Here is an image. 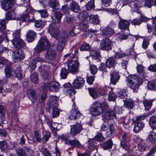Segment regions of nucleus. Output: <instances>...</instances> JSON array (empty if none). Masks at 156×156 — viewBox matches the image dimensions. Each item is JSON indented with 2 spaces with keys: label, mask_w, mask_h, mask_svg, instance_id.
<instances>
[{
  "label": "nucleus",
  "mask_w": 156,
  "mask_h": 156,
  "mask_svg": "<svg viewBox=\"0 0 156 156\" xmlns=\"http://www.w3.org/2000/svg\"><path fill=\"white\" fill-rule=\"evenodd\" d=\"M67 74L68 72L66 68H62L60 73L61 77L63 79H65L66 77Z\"/></svg>",
  "instance_id": "603ef678"
},
{
  "label": "nucleus",
  "mask_w": 156,
  "mask_h": 156,
  "mask_svg": "<svg viewBox=\"0 0 156 156\" xmlns=\"http://www.w3.org/2000/svg\"><path fill=\"white\" fill-rule=\"evenodd\" d=\"M149 139L152 143H154L156 140V133L153 130L150 132Z\"/></svg>",
  "instance_id": "72a5a7b5"
},
{
  "label": "nucleus",
  "mask_w": 156,
  "mask_h": 156,
  "mask_svg": "<svg viewBox=\"0 0 156 156\" xmlns=\"http://www.w3.org/2000/svg\"><path fill=\"white\" fill-rule=\"evenodd\" d=\"M68 69L71 73L76 72L78 71V67L79 62L76 61H69L67 62Z\"/></svg>",
  "instance_id": "1a4fd4ad"
},
{
  "label": "nucleus",
  "mask_w": 156,
  "mask_h": 156,
  "mask_svg": "<svg viewBox=\"0 0 156 156\" xmlns=\"http://www.w3.org/2000/svg\"><path fill=\"white\" fill-rule=\"evenodd\" d=\"M144 126V124L141 121H135L134 126V131L136 132L140 131Z\"/></svg>",
  "instance_id": "b1692460"
},
{
  "label": "nucleus",
  "mask_w": 156,
  "mask_h": 156,
  "mask_svg": "<svg viewBox=\"0 0 156 156\" xmlns=\"http://www.w3.org/2000/svg\"><path fill=\"white\" fill-rule=\"evenodd\" d=\"M75 104L73 102V108L70 112L69 118L71 120H75L78 118L81 115L79 110L75 107Z\"/></svg>",
  "instance_id": "9d476101"
},
{
  "label": "nucleus",
  "mask_w": 156,
  "mask_h": 156,
  "mask_svg": "<svg viewBox=\"0 0 156 156\" xmlns=\"http://www.w3.org/2000/svg\"><path fill=\"white\" fill-rule=\"evenodd\" d=\"M112 141L111 140L105 142L104 144L103 147L105 150L111 149L113 146Z\"/></svg>",
  "instance_id": "f704fd0d"
},
{
  "label": "nucleus",
  "mask_w": 156,
  "mask_h": 156,
  "mask_svg": "<svg viewBox=\"0 0 156 156\" xmlns=\"http://www.w3.org/2000/svg\"><path fill=\"white\" fill-rule=\"evenodd\" d=\"M14 58L16 59H23L24 57L23 52L20 49H16L13 52Z\"/></svg>",
  "instance_id": "5701e85b"
},
{
  "label": "nucleus",
  "mask_w": 156,
  "mask_h": 156,
  "mask_svg": "<svg viewBox=\"0 0 156 156\" xmlns=\"http://www.w3.org/2000/svg\"><path fill=\"white\" fill-rule=\"evenodd\" d=\"M21 68L18 66L16 69L12 68L10 64L6 65L4 69L5 73L6 78L16 77L18 79H22L23 77Z\"/></svg>",
  "instance_id": "f257e3e1"
},
{
  "label": "nucleus",
  "mask_w": 156,
  "mask_h": 156,
  "mask_svg": "<svg viewBox=\"0 0 156 156\" xmlns=\"http://www.w3.org/2000/svg\"><path fill=\"white\" fill-rule=\"evenodd\" d=\"M48 32L55 37H56L59 33V30L55 27V24L50 23L48 29Z\"/></svg>",
  "instance_id": "dca6fc26"
},
{
  "label": "nucleus",
  "mask_w": 156,
  "mask_h": 156,
  "mask_svg": "<svg viewBox=\"0 0 156 156\" xmlns=\"http://www.w3.org/2000/svg\"><path fill=\"white\" fill-rule=\"evenodd\" d=\"M39 70L41 73L42 72H46L50 71L49 66L46 65H42L39 68Z\"/></svg>",
  "instance_id": "79ce46f5"
},
{
  "label": "nucleus",
  "mask_w": 156,
  "mask_h": 156,
  "mask_svg": "<svg viewBox=\"0 0 156 156\" xmlns=\"http://www.w3.org/2000/svg\"><path fill=\"white\" fill-rule=\"evenodd\" d=\"M102 32L104 35L109 37L114 34V31L110 27H107L104 28L102 31Z\"/></svg>",
  "instance_id": "393cba45"
},
{
  "label": "nucleus",
  "mask_w": 156,
  "mask_h": 156,
  "mask_svg": "<svg viewBox=\"0 0 156 156\" xmlns=\"http://www.w3.org/2000/svg\"><path fill=\"white\" fill-rule=\"evenodd\" d=\"M137 149L140 152H142L145 150V144L143 142H139L137 145Z\"/></svg>",
  "instance_id": "37998d69"
},
{
  "label": "nucleus",
  "mask_w": 156,
  "mask_h": 156,
  "mask_svg": "<svg viewBox=\"0 0 156 156\" xmlns=\"http://www.w3.org/2000/svg\"><path fill=\"white\" fill-rule=\"evenodd\" d=\"M112 41L109 38H106L103 39L100 43V48L103 50L108 51L112 49Z\"/></svg>",
  "instance_id": "6e6552de"
},
{
  "label": "nucleus",
  "mask_w": 156,
  "mask_h": 156,
  "mask_svg": "<svg viewBox=\"0 0 156 156\" xmlns=\"http://www.w3.org/2000/svg\"><path fill=\"white\" fill-rule=\"evenodd\" d=\"M126 81L127 85L133 90L134 92H137L139 87V80L138 78L134 76L131 79H127Z\"/></svg>",
  "instance_id": "39448f33"
},
{
  "label": "nucleus",
  "mask_w": 156,
  "mask_h": 156,
  "mask_svg": "<svg viewBox=\"0 0 156 156\" xmlns=\"http://www.w3.org/2000/svg\"><path fill=\"white\" fill-rule=\"evenodd\" d=\"M108 99L110 101H114L116 99L115 94L113 92H110L108 95Z\"/></svg>",
  "instance_id": "052dcab7"
},
{
  "label": "nucleus",
  "mask_w": 156,
  "mask_h": 156,
  "mask_svg": "<svg viewBox=\"0 0 156 156\" xmlns=\"http://www.w3.org/2000/svg\"><path fill=\"white\" fill-rule=\"evenodd\" d=\"M28 97L32 102H34L37 100L36 94L35 91L31 89H28L27 92Z\"/></svg>",
  "instance_id": "aec40b11"
},
{
  "label": "nucleus",
  "mask_w": 156,
  "mask_h": 156,
  "mask_svg": "<svg viewBox=\"0 0 156 156\" xmlns=\"http://www.w3.org/2000/svg\"><path fill=\"white\" fill-rule=\"evenodd\" d=\"M56 56V53L55 50L52 49H48L46 51L45 58L50 61L54 60Z\"/></svg>",
  "instance_id": "4468645a"
},
{
  "label": "nucleus",
  "mask_w": 156,
  "mask_h": 156,
  "mask_svg": "<svg viewBox=\"0 0 156 156\" xmlns=\"http://www.w3.org/2000/svg\"><path fill=\"white\" fill-rule=\"evenodd\" d=\"M109 127L110 132L109 131L106 132L105 136L107 137H109V135L113 134L115 132V129L112 124H111Z\"/></svg>",
  "instance_id": "e433bc0d"
},
{
  "label": "nucleus",
  "mask_w": 156,
  "mask_h": 156,
  "mask_svg": "<svg viewBox=\"0 0 156 156\" xmlns=\"http://www.w3.org/2000/svg\"><path fill=\"white\" fill-rule=\"evenodd\" d=\"M68 9L76 13L79 12L80 11V8L78 4L73 1L70 4Z\"/></svg>",
  "instance_id": "a211bd4d"
},
{
  "label": "nucleus",
  "mask_w": 156,
  "mask_h": 156,
  "mask_svg": "<svg viewBox=\"0 0 156 156\" xmlns=\"http://www.w3.org/2000/svg\"><path fill=\"white\" fill-rule=\"evenodd\" d=\"M67 38L68 34L66 33H64L60 36L57 46V50L58 52H61L63 50Z\"/></svg>",
  "instance_id": "0eeeda50"
},
{
  "label": "nucleus",
  "mask_w": 156,
  "mask_h": 156,
  "mask_svg": "<svg viewBox=\"0 0 156 156\" xmlns=\"http://www.w3.org/2000/svg\"><path fill=\"white\" fill-rule=\"evenodd\" d=\"M51 46L48 39L45 37H41L35 48V52L36 53L44 51Z\"/></svg>",
  "instance_id": "f03ea898"
},
{
  "label": "nucleus",
  "mask_w": 156,
  "mask_h": 156,
  "mask_svg": "<svg viewBox=\"0 0 156 156\" xmlns=\"http://www.w3.org/2000/svg\"><path fill=\"white\" fill-rule=\"evenodd\" d=\"M70 133L73 136H75L80 133L83 129L81 124L73 125L70 126Z\"/></svg>",
  "instance_id": "f8f14e48"
},
{
  "label": "nucleus",
  "mask_w": 156,
  "mask_h": 156,
  "mask_svg": "<svg viewBox=\"0 0 156 156\" xmlns=\"http://www.w3.org/2000/svg\"><path fill=\"white\" fill-rule=\"evenodd\" d=\"M51 136V134L50 132H47L44 135L42 140L43 142L44 143H46L48 140L49 138Z\"/></svg>",
  "instance_id": "3c124183"
},
{
  "label": "nucleus",
  "mask_w": 156,
  "mask_h": 156,
  "mask_svg": "<svg viewBox=\"0 0 156 156\" xmlns=\"http://www.w3.org/2000/svg\"><path fill=\"white\" fill-rule=\"evenodd\" d=\"M94 0H91L86 5V8L87 9L90 10L93 9L94 7Z\"/></svg>",
  "instance_id": "5fc2aeb1"
},
{
  "label": "nucleus",
  "mask_w": 156,
  "mask_h": 156,
  "mask_svg": "<svg viewBox=\"0 0 156 156\" xmlns=\"http://www.w3.org/2000/svg\"><path fill=\"white\" fill-rule=\"evenodd\" d=\"M119 97L122 99L125 98L127 96L126 91L125 90H123L119 92Z\"/></svg>",
  "instance_id": "680f3d73"
},
{
  "label": "nucleus",
  "mask_w": 156,
  "mask_h": 156,
  "mask_svg": "<svg viewBox=\"0 0 156 156\" xmlns=\"http://www.w3.org/2000/svg\"><path fill=\"white\" fill-rule=\"evenodd\" d=\"M110 82L112 84L115 85L118 82L120 76L119 73L113 71L110 74Z\"/></svg>",
  "instance_id": "ddd939ff"
},
{
  "label": "nucleus",
  "mask_w": 156,
  "mask_h": 156,
  "mask_svg": "<svg viewBox=\"0 0 156 156\" xmlns=\"http://www.w3.org/2000/svg\"><path fill=\"white\" fill-rule=\"evenodd\" d=\"M65 143L66 144L70 145L72 146H75L78 147H79L81 145V144L79 141L75 140H66L65 141Z\"/></svg>",
  "instance_id": "cd10ccee"
},
{
  "label": "nucleus",
  "mask_w": 156,
  "mask_h": 156,
  "mask_svg": "<svg viewBox=\"0 0 156 156\" xmlns=\"http://www.w3.org/2000/svg\"><path fill=\"white\" fill-rule=\"evenodd\" d=\"M18 156H27L25 150L23 148H19L16 150Z\"/></svg>",
  "instance_id": "de8ad7c7"
},
{
  "label": "nucleus",
  "mask_w": 156,
  "mask_h": 156,
  "mask_svg": "<svg viewBox=\"0 0 156 156\" xmlns=\"http://www.w3.org/2000/svg\"><path fill=\"white\" fill-rule=\"evenodd\" d=\"M16 13L14 11H9L5 15V19L8 20H15L16 19Z\"/></svg>",
  "instance_id": "c756f323"
},
{
  "label": "nucleus",
  "mask_w": 156,
  "mask_h": 156,
  "mask_svg": "<svg viewBox=\"0 0 156 156\" xmlns=\"http://www.w3.org/2000/svg\"><path fill=\"white\" fill-rule=\"evenodd\" d=\"M43 79L47 80L50 79L51 73L50 71L46 72H42L41 73Z\"/></svg>",
  "instance_id": "a18cd8bd"
},
{
  "label": "nucleus",
  "mask_w": 156,
  "mask_h": 156,
  "mask_svg": "<svg viewBox=\"0 0 156 156\" xmlns=\"http://www.w3.org/2000/svg\"><path fill=\"white\" fill-rule=\"evenodd\" d=\"M62 16V14L59 12H57L55 13V17L57 20V23H59Z\"/></svg>",
  "instance_id": "bf43d9fd"
},
{
  "label": "nucleus",
  "mask_w": 156,
  "mask_h": 156,
  "mask_svg": "<svg viewBox=\"0 0 156 156\" xmlns=\"http://www.w3.org/2000/svg\"><path fill=\"white\" fill-rule=\"evenodd\" d=\"M142 23V21L140 19H135L131 21V23L133 25H139Z\"/></svg>",
  "instance_id": "e2e57ef3"
},
{
  "label": "nucleus",
  "mask_w": 156,
  "mask_h": 156,
  "mask_svg": "<svg viewBox=\"0 0 156 156\" xmlns=\"http://www.w3.org/2000/svg\"><path fill=\"white\" fill-rule=\"evenodd\" d=\"M134 105L133 101L131 99L126 100L124 102V105L127 108L129 109H132Z\"/></svg>",
  "instance_id": "c85d7f7f"
},
{
  "label": "nucleus",
  "mask_w": 156,
  "mask_h": 156,
  "mask_svg": "<svg viewBox=\"0 0 156 156\" xmlns=\"http://www.w3.org/2000/svg\"><path fill=\"white\" fill-rule=\"evenodd\" d=\"M20 30H17L12 34L13 38L12 40V42L17 48H22L25 44L23 41L20 38Z\"/></svg>",
  "instance_id": "20e7f679"
},
{
  "label": "nucleus",
  "mask_w": 156,
  "mask_h": 156,
  "mask_svg": "<svg viewBox=\"0 0 156 156\" xmlns=\"http://www.w3.org/2000/svg\"><path fill=\"white\" fill-rule=\"evenodd\" d=\"M91 113L94 116L99 115L103 112V104L99 102H94L91 105Z\"/></svg>",
  "instance_id": "7ed1b4c3"
},
{
  "label": "nucleus",
  "mask_w": 156,
  "mask_h": 156,
  "mask_svg": "<svg viewBox=\"0 0 156 156\" xmlns=\"http://www.w3.org/2000/svg\"><path fill=\"white\" fill-rule=\"evenodd\" d=\"M45 24L44 21L41 20H38L35 22V26L37 28H42Z\"/></svg>",
  "instance_id": "c9c22d12"
},
{
  "label": "nucleus",
  "mask_w": 156,
  "mask_h": 156,
  "mask_svg": "<svg viewBox=\"0 0 156 156\" xmlns=\"http://www.w3.org/2000/svg\"><path fill=\"white\" fill-rule=\"evenodd\" d=\"M154 4L153 0H145L144 5L149 8H151Z\"/></svg>",
  "instance_id": "6e6d98bb"
},
{
  "label": "nucleus",
  "mask_w": 156,
  "mask_h": 156,
  "mask_svg": "<svg viewBox=\"0 0 156 156\" xmlns=\"http://www.w3.org/2000/svg\"><path fill=\"white\" fill-rule=\"evenodd\" d=\"M36 34L33 30H29L26 34V40L29 42H32L36 36Z\"/></svg>",
  "instance_id": "6ab92c4d"
},
{
  "label": "nucleus",
  "mask_w": 156,
  "mask_h": 156,
  "mask_svg": "<svg viewBox=\"0 0 156 156\" xmlns=\"http://www.w3.org/2000/svg\"><path fill=\"white\" fill-rule=\"evenodd\" d=\"M156 152V145L154 146L150 150L149 152L147 154V156H151L153 153Z\"/></svg>",
  "instance_id": "774afa93"
},
{
  "label": "nucleus",
  "mask_w": 156,
  "mask_h": 156,
  "mask_svg": "<svg viewBox=\"0 0 156 156\" xmlns=\"http://www.w3.org/2000/svg\"><path fill=\"white\" fill-rule=\"evenodd\" d=\"M52 110V115L53 117H57L59 115V112L58 107L51 109Z\"/></svg>",
  "instance_id": "4d7b16f0"
},
{
  "label": "nucleus",
  "mask_w": 156,
  "mask_h": 156,
  "mask_svg": "<svg viewBox=\"0 0 156 156\" xmlns=\"http://www.w3.org/2000/svg\"><path fill=\"white\" fill-rule=\"evenodd\" d=\"M89 93L90 96L93 98H95L98 97V94L96 90L93 88H88Z\"/></svg>",
  "instance_id": "a19ab883"
},
{
  "label": "nucleus",
  "mask_w": 156,
  "mask_h": 156,
  "mask_svg": "<svg viewBox=\"0 0 156 156\" xmlns=\"http://www.w3.org/2000/svg\"><path fill=\"white\" fill-rule=\"evenodd\" d=\"M1 8L5 11H7L13 6V0H2L1 2Z\"/></svg>",
  "instance_id": "9b49d317"
},
{
  "label": "nucleus",
  "mask_w": 156,
  "mask_h": 156,
  "mask_svg": "<svg viewBox=\"0 0 156 156\" xmlns=\"http://www.w3.org/2000/svg\"><path fill=\"white\" fill-rule=\"evenodd\" d=\"M37 11L40 14L42 17L45 18L48 16V14L45 10H39Z\"/></svg>",
  "instance_id": "13d9d810"
},
{
  "label": "nucleus",
  "mask_w": 156,
  "mask_h": 156,
  "mask_svg": "<svg viewBox=\"0 0 156 156\" xmlns=\"http://www.w3.org/2000/svg\"><path fill=\"white\" fill-rule=\"evenodd\" d=\"M90 46L88 44L83 43L80 46V49L81 51H88L90 49Z\"/></svg>",
  "instance_id": "c03bdc74"
},
{
  "label": "nucleus",
  "mask_w": 156,
  "mask_h": 156,
  "mask_svg": "<svg viewBox=\"0 0 156 156\" xmlns=\"http://www.w3.org/2000/svg\"><path fill=\"white\" fill-rule=\"evenodd\" d=\"M129 21L120 18L119 27L121 30H129Z\"/></svg>",
  "instance_id": "f3484780"
},
{
  "label": "nucleus",
  "mask_w": 156,
  "mask_h": 156,
  "mask_svg": "<svg viewBox=\"0 0 156 156\" xmlns=\"http://www.w3.org/2000/svg\"><path fill=\"white\" fill-rule=\"evenodd\" d=\"M91 73L93 75L95 74L97 72L98 69L96 66L94 65H92L90 67Z\"/></svg>",
  "instance_id": "69168bd1"
},
{
  "label": "nucleus",
  "mask_w": 156,
  "mask_h": 156,
  "mask_svg": "<svg viewBox=\"0 0 156 156\" xmlns=\"http://www.w3.org/2000/svg\"><path fill=\"white\" fill-rule=\"evenodd\" d=\"M88 20L90 23L94 24H98L99 23L98 16L97 15H91L89 16Z\"/></svg>",
  "instance_id": "a878e982"
},
{
  "label": "nucleus",
  "mask_w": 156,
  "mask_h": 156,
  "mask_svg": "<svg viewBox=\"0 0 156 156\" xmlns=\"http://www.w3.org/2000/svg\"><path fill=\"white\" fill-rule=\"evenodd\" d=\"M90 55L93 59H97L100 56V53L98 51L95 50H92L90 52Z\"/></svg>",
  "instance_id": "4c0bfd02"
},
{
  "label": "nucleus",
  "mask_w": 156,
  "mask_h": 156,
  "mask_svg": "<svg viewBox=\"0 0 156 156\" xmlns=\"http://www.w3.org/2000/svg\"><path fill=\"white\" fill-rule=\"evenodd\" d=\"M85 81L83 78L79 76L74 80L73 82V85L76 88H79L83 85Z\"/></svg>",
  "instance_id": "2eb2a0df"
},
{
  "label": "nucleus",
  "mask_w": 156,
  "mask_h": 156,
  "mask_svg": "<svg viewBox=\"0 0 156 156\" xmlns=\"http://www.w3.org/2000/svg\"><path fill=\"white\" fill-rule=\"evenodd\" d=\"M150 125L154 129H156V117H152L150 119Z\"/></svg>",
  "instance_id": "ea45409f"
},
{
  "label": "nucleus",
  "mask_w": 156,
  "mask_h": 156,
  "mask_svg": "<svg viewBox=\"0 0 156 156\" xmlns=\"http://www.w3.org/2000/svg\"><path fill=\"white\" fill-rule=\"evenodd\" d=\"M153 100L144 99L143 101V103L145 108V110H149L151 108L153 101Z\"/></svg>",
  "instance_id": "bb28decb"
},
{
  "label": "nucleus",
  "mask_w": 156,
  "mask_h": 156,
  "mask_svg": "<svg viewBox=\"0 0 156 156\" xmlns=\"http://www.w3.org/2000/svg\"><path fill=\"white\" fill-rule=\"evenodd\" d=\"M8 145L7 142L5 141L0 142V149L2 151H4L7 148Z\"/></svg>",
  "instance_id": "49530a36"
},
{
  "label": "nucleus",
  "mask_w": 156,
  "mask_h": 156,
  "mask_svg": "<svg viewBox=\"0 0 156 156\" xmlns=\"http://www.w3.org/2000/svg\"><path fill=\"white\" fill-rule=\"evenodd\" d=\"M129 140L128 137L126 134H124L122 136L121 143L128 142Z\"/></svg>",
  "instance_id": "338daca9"
},
{
  "label": "nucleus",
  "mask_w": 156,
  "mask_h": 156,
  "mask_svg": "<svg viewBox=\"0 0 156 156\" xmlns=\"http://www.w3.org/2000/svg\"><path fill=\"white\" fill-rule=\"evenodd\" d=\"M59 87L58 83L54 81H52L50 83H45L43 86V90L44 91L49 90L51 92H56L58 90Z\"/></svg>",
  "instance_id": "423d86ee"
},
{
  "label": "nucleus",
  "mask_w": 156,
  "mask_h": 156,
  "mask_svg": "<svg viewBox=\"0 0 156 156\" xmlns=\"http://www.w3.org/2000/svg\"><path fill=\"white\" fill-rule=\"evenodd\" d=\"M147 87L149 89L156 90V80H152L148 82Z\"/></svg>",
  "instance_id": "473e14b6"
},
{
  "label": "nucleus",
  "mask_w": 156,
  "mask_h": 156,
  "mask_svg": "<svg viewBox=\"0 0 156 156\" xmlns=\"http://www.w3.org/2000/svg\"><path fill=\"white\" fill-rule=\"evenodd\" d=\"M6 22L5 20H0V32H2L6 28Z\"/></svg>",
  "instance_id": "09e8293b"
},
{
  "label": "nucleus",
  "mask_w": 156,
  "mask_h": 156,
  "mask_svg": "<svg viewBox=\"0 0 156 156\" xmlns=\"http://www.w3.org/2000/svg\"><path fill=\"white\" fill-rule=\"evenodd\" d=\"M80 32V29L76 27H74L73 30L70 32V35L71 36L73 37L76 34L79 33Z\"/></svg>",
  "instance_id": "864d4df0"
},
{
  "label": "nucleus",
  "mask_w": 156,
  "mask_h": 156,
  "mask_svg": "<svg viewBox=\"0 0 156 156\" xmlns=\"http://www.w3.org/2000/svg\"><path fill=\"white\" fill-rule=\"evenodd\" d=\"M58 98L54 96H51L49 99V107L51 109L58 107V104L57 102Z\"/></svg>",
  "instance_id": "412c9836"
},
{
  "label": "nucleus",
  "mask_w": 156,
  "mask_h": 156,
  "mask_svg": "<svg viewBox=\"0 0 156 156\" xmlns=\"http://www.w3.org/2000/svg\"><path fill=\"white\" fill-rule=\"evenodd\" d=\"M32 15L29 12L27 9L26 11V13H24V15L22 16V19L23 21L25 22H30L32 21V19H30V15Z\"/></svg>",
  "instance_id": "2f4dec72"
},
{
  "label": "nucleus",
  "mask_w": 156,
  "mask_h": 156,
  "mask_svg": "<svg viewBox=\"0 0 156 156\" xmlns=\"http://www.w3.org/2000/svg\"><path fill=\"white\" fill-rule=\"evenodd\" d=\"M121 147L124 149L128 151L129 149V146L128 144V142L121 143Z\"/></svg>",
  "instance_id": "0e129e2a"
},
{
  "label": "nucleus",
  "mask_w": 156,
  "mask_h": 156,
  "mask_svg": "<svg viewBox=\"0 0 156 156\" xmlns=\"http://www.w3.org/2000/svg\"><path fill=\"white\" fill-rule=\"evenodd\" d=\"M50 6L55 9H58L59 8V4L57 0H50L49 2Z\"/></svg>",
  "instance_id": "7c9ffc66"
},
{
  "label": "nucleus",
  "mask_w": 156,
  "mask_h": 156,
  "mask_svg": "<svg viewBox=\"0 0 156 156\" xmlns=\"http://www.w3.org/2000/svg\"><path fill=\"white\" fill-rule=\"evenodd\" d=\"M30 80L31 81L34 83H37L38 81V78L37 73L34 72L30 75Z\"/></svg>",
  "instance_id": "58836bf2"
},
{
  "label": "nucleus",
  "mask_w": 156,
  "mask_h": 156,
  "mask_svg": "<svg viewBox=\"0 0 156 156\" xmlns=\"http://www.w3.org/2000/svg\"><path fill=\"white\" fill-rule=\"evenodd\" d=\"M105 65L107 67L110 68L114 67L116 65V62L113 58L110 57L107 59Z\"/></svg>",
  "instance_id": "4be33fe9"
},
{
  "label": "nucleus",
  "mask_w": 156,
  "mask_h": 156,
  "mask_svg": "<svg viewBox=\"0 0 156 156\" xmlns=\"http://www.w3.org/2000/svg\"><path fill=\"white\" fill-rule=\"evenodd\" d=\"M79 17L83 19L84 21L85 20H88L89 16L86 11H83L80 14Z\"/></svg>",
  "instance_id": "8fccbe9b"
}]
</instances>
